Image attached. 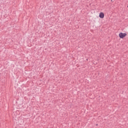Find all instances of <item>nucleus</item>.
<instances>
[{
  "label": "nucleus",
  "mask_w": 128,
  "mask_h": 128,
  "mask_svg": "<svg viewBox=\"0 0 128 128\" xmlns=\"http://www.w3.org/2000/svg\"><path fill=\"white\" fill-rule=\"evenodd\" d=\"M127 8H128V6H127Z\"/></svg>",
  "instance_id": "7ed1b4c3"
},
{
  "label": "nucleus",
  "mask_w": 128,
  "mask_h": 128,
  "mask_svg": "<svg viewBox=\"0 0 128 128\" xmlns=\"http://www.w3.org/2000/svg\"><path fill=\"white\" fill-rule=\"evenodd\" d=\"M99 17L100 18H104V14L102 12H100L99 14Z\"/></svg>",
  "instance_id": "f03ea898"
},
{
  "label": "nucleus",
  "mask_w": 128,
  "mask_h": 128,
  "mask_svg": "<svg viewBox=\"0 0 128 128\" xmlns=\"http://www.w3.org/2000/svg\"><path fill=\"white\" fill-rule=\"evenodd\" d=\"M126 33L120 32L119 34V37L120 38H126Z\"/></svg>",
  "instance_id": "f257e3e1"
}]
</instances>
